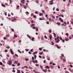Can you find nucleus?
I'll return each instance as SVG.
<instances>
[{
	"mask_svg": "<svg viewBox=\"0 0 73 73\" xmlns=\"http://www.w3.org/2000/svg\"><path fill=\"white\" fill-rule=\"evenodd\" d=\"M25 50L26 51H29V49H25Z\"/></svg>",
	"mask_w": 73,
	"mask_h": 73,
	"instance_id": "nucleus-56",
	"label": "nucleus"
},
{
	"mask_svg": "<svg viewBox=\"0 0 73 73\" xmlns=\"http://www.w3.org/2000/svg\"><path fill=\"white\" fill-rule=\"evenodd\" d=\"M2 61L3 62H5V59H3L2 60Z\"/></svg>",
	"mask_w": 73,
	"mask_h": 73,
	"instance_id": "nucleus-18",
	"label": "nucleus"
},
{
	"mask_svg": "<svg viewBox=\"0 0 73 73\" xmlns=\"http://www.w3.org/2000/svg\"><path fill=\"white\" fill-rule=\"evenodd\" d=\"M50 68L51 69H53L54 68L53 67V66H50Z\"/></svg>",
	"mask_w": 73,
	"mask_h": 73,
	"instance_id": "nucleus-15",
	"label": "nucleus"
},
{
	"mask_svg": "<svg viewBox=\"0 0 73 73\" xmlns=\"http://www.w3.org/2000/svg\"><path fill=\"white\" fill-rule=\"evenodd\" d=\"M12 2V0H10V4H11Z\"/></svg>",
	"mask_w": 73,
	"mask_h": 73,
	"instance_id": "nucleus-49",
	"label": "nucleus"
},
{
	"mask_svg": "<svg viewBox=\"0 0 73 73\" xmlns=\"http://www.w3.org/2000/svg\"><path fill=\"white\" fill-rule=\"evenodd\" d=\"M1 5L2 6V7H5V5H4V4H2Z\"/></svg>",
	"mask_w": 73,
	"mask_h": 73,
	"instance_id": "nucleus-21",
	"label": "nucleus"
},
{
	"mask_svg": "<svg viewBox=\"0 0 73 73\" xmlns=\"http://www.w3.org/2000/svg\"><path fill=\"white\" fill-rule=\"evenodd\" d=\"M38 30V28L37 27H36V32H37Z\"/></svg>",
	"mask_w": 73,
	"mask_h": 73,
	"instance_id": "nucleus-17",
	"label": "nucleus"
},
{
	"mask_svg": "<svg viewBox=\"0 0 73 73\" xmlns=\"http://www.w3.org/2000/svg\"><path fill=\"white\" fill-rule=\"evenodd\" d=\"M6 48H7V49H9V48H10V47H9V46L8 47H7Z\"/></svg>",
	"mask_w": 73,
	"mask_h": 73,
	"instance_id": "nucleus-36",
	"label": "nucleus"
},
{
	"mask_svg": "<svg viewBox=\"0 0 73 73\" xmlns=\"http://www.w3.org/2000/svg\"><path fill=\"white\" fill-rule=\"evenodd\" d=\"M12 66H15L16 65H14V64H12Z\"/></svg>",
	"mask_w": 73,
	"mask_h": 73,
	"instance_id": "nucleus-46",
	"label": "nucleus"
},
{
	"mask_svg": "<svg viewBox=\"0 0 73 73\" xmlns=\"http://www.w3.org/2000/svg\"><path fill=\"white\" fill-rule=\"evenodd\" d=\"M15 55L17 56V57H19V56H18V55H17V54H15Z\"/></svg>",
	"mask_w": 73,
	"mask_h": 73,
	"instance_id": "nucleus-33",
	"label": "nucleus"
},
{
	"mask_svg": "<svg viewBox=\"0 0 73 73\" xmlns=\"http://www.w3.org/2000/svg\"><path fill=\"white\" fill-rule=\"evenodd\" d=\"M42 71L43 72H46V71H47V69H45V70H43Z\"/></svg>",
	"mask_w": 73,
	"mask_h": 73,
	"instance_id": "nucleus-8",
	"label": "nucleus"
},
{
	"mask_svg": "<svg viewBox=\"0 0 73 73\" xmlns=\"http://www.w3.org/2000/svg\"><path fill=\"white\" fill-rule=\"evenodd\" d=\"M59 20L61 21V22L62 23H63L64 22V20L61 19V18H59Z\"/></svg>",
	"mask_w": 73,
	"mask_h": 73,
	"instance_id": "nucleus-3",
	"label": "nucleus"
},
{
	"mask_svg": "<svg viewBox=\"0 0 73 73\" xmlns=\"http://www.w3.org/2000/svg\"><path fill=\"white\" fill-rule=\"evenodd\" d=\"M35 63L36 64V63H37V62H38L37 61V60H35Z\"/></svg>",
	"mask_w": 73,
	"mask_h": 73,
	"instance_id": "nucleus-26",
	"label": "nucleus"
},
{
	"mask_svg": "<svg viewBox=\"0 0 73 73\" xmlns=\"http://www.w3.org/2000/svg\"><path fill=\"white\" fill-rule=\"evenodd\" d=\"M39 15L40 16H42L43 15V14L42 13H40L39 14Z\"/></svg>",
	"mask_w": 73,
	"mask_h": 73,
	"instance_id": "nucleus-9",
	"label": "nucleus"
},
{
	"mask_svg": "<svg viewBox=\"0 0 73 73\" xmlns=\"http://www.w3.org/2000/svg\"><path fill=\"white\" fill-rule=\"evenodd\" d=\"M25 60L27 61H29V59L26 58Z\"/></svg>",
	"mask_w": 73,
	"mask_h": 73,
	"instance_id": "nucleus-24",
	"label": "nucleus"
},
{
	"mask_svg": "<svg viewBox=\"0 0 73 73\" xmlns=\"http://www.w3.org/2000/svg\"><path fill=\"white\" fill-rule=\"evenodd\" d=\"M65 73H69V72H68V71H65Z\"/></svg>",
	"mask_w": 73,
	"mask_h": 73,
	"instance_id": "nucleus-64",
	"label": "nucleus"
},
{
	"mask_svg": "<svg viewBox=\"0 0 73 73\" xmlns=\"http://www.w3.org/2000/svg\"><path fill=\"white\" fill-rule=\"evenodd\" d=\"M35 65L36 66H37L38 67V66H39V64H35Z\"/></svg>",
	"mask_w": 73,
	"mask_h": 73,
	"instance_id": "nucleus-28",
	"label": "nucleus"
},
{
	"mask_svg": "<svg viewBox=\"0 0 73 73\" xmlns=\"http://www.w3.org/2000/svg\"><path fill=\"white\" fill-rule=\"evenodd\" d=\"M0 65H3V63H2V62H0Z\"/></svg>",
	"mask_w": 73,
	"mask_h": 73,
	"instance_id": "nucleus-34",
	"label": "nucleus"
},
{
	"mask_svg": "<svg viewBox=\"0 0 73 73\" xmlns=\"http://www.w3.org/2000/svg\"><path fill=\"white\" fill-rule=\"evenodd\" d=\"M5 52H8V50H5Z\"/></svg>",
	"mask_w": 73,
	"mask_h": 73,
	"instance_id": "nucleus-51",
	"label": "nucleus"
},
{
	"mask_svg": "<svg viewBox=\"0 0 73 73\" xmlns=\"http://www.w3.org/2000/svg\"><path fill=\"white\" fill-rule=\"evenodd\" d=\"M53 33L54 34V37H56V33Z\"/></svg>",
	"mask_w": 73,
	"mask_h": 73,
	"instance_id": "nucleus-12",
	"label": "nucleus"
},
{
	"mask_svg": "<svg viewBox=\"0 0 73 73\" xmlns=\"http://www.w3.org/2000/svg\"><path fill=\"white\" fill-rule=\"evenodd\" d=\"M62 42H64V40L63 39V40H62Z\"/></svg>",
	"mask_w": 73,
	"mask_h": 73,
	"instance_id": "nucleus-63",
	"label": "nucleus"
},
{
	"mask_svg": "<svg viewBox=\"0 0 73 73\" xmlns=\"http://www.w3.org/2000/svg\"><path fill=\"white\" fill-rule=\"evenodd\" d=\"M56 47L58 48V49H60V47L59 46H56Z\"/></svg>",
	"mask_w": 73,
	"mask_h": 73,
	"instance_id": "nucleus-29",
	"label": "nucleus"
},
{
	"mask_svg": "<svg viewBox=\"0 0 73 73\" xmlns=\"http://www.w3.org/2000/svg\"><path fill=\"white\" fill-rule=\"evenodd\" d=\"M45 68H47V69H50V68L48 66H46V67H45Z\"/></svg>",
	"mask_w": 73,
	"mask_h": 73,
	"instance_id": "nucleus-10",
	"label": "nucleus"
},
{
	"mask_svg": "<svg viewBox=\"0 0 73 73\" xmlns=\"http://www.w3.org/2000/svg\"><path fill=\"white\" fill-rule=\"evenodd\" d=\"M27 37H29V38H30V40L31 39V37L30 36H29V35L27 34Z\"/></svg>",
	"mask_w": 73,
	"mask_h": 73,
	"instance_id": "nucleus-11",
	"label": "nucleus"
},
{
	"mask_svg": "<svg viewBox=\"0 0 73 73\" xmlns=\"http://www.w3.org/2000/svg\"><path fill=\"white\" fill-rule=\"evenodd\" d=\"M65 10H64V9H62L61 10V12H65Z\"/></svg>",
	"mask_w": 73,
	"mask_h": 73,
	"instance_id": "nucleus-32",
	"label": "nucleus"
},
{
	"mask_svg": "<svg viewBox=\"0 0 73 73\" xmlns=\"http://www.w3.org/2000/svg\"><path fill=\"white\" fill-rule=\"evenodd\" d=\"M31 25L32 26H35V24H31Z\"/></svg>",
	"mask_w": 73,
	"mask_h": 73,
	"instance_id": "nucleus-35",
	"label": "nucleus"
},
{
	"mask_svg": "<svg viewBox=\"0 0 73 73\" xmlns=\"http://www.w3.org/2000/svg\"><path fill=\"white\" fill-rule=\"evenodd\" d=\"M20 65V64L19 63H17V66H19Z\"/></svg>",
	"mask_w": 73,
	"mask_h": 73,
	"instance_id": "nucleus-20",
	"label": "nucleus"
},
{
	"mask_svg": "<svg viewBox=\"0 0 73 73\" xmlns=\"http://www.w3.org/2000/svg\"><path fill=\"white\" fill-rule=\"evenodd\" d=\"M39 54H40V55L42 54H43V52H41V53H39Z\"/></svg>",
	"mask_w": 73,
	"mask_h": 73,
	"instance_id": "nucleus-13",
	"label": "nucleus"
},
{
	"mask_svg": "<svg viewBox=\"0 0 73 73\" xmlns=\"http://www.w3.org/2000/svg\"><path fill=\"white\" fill-rule=\"evenodd\" d=\"M29 68L30 69H33V68H32L30 66L29 67Z\"/></svg>",
	"mask_w": 73,
	"mask_h": 73,
	"instance_id": "nucleus-37",
	"label": "nucleus"
},
{
	"mask_svg": "<svg viewBox=\"0 0 73 73\" xmlns=\"http://www.w3.org/2000/svg\"><path fill=\"white\" fill-rule=\"evenodd\" d=\"M42 11L43 13H44V12H45V11L44 10H42Z\"/></svg>",
	"mask_w": 73,
	"mask_h": 73,
	"instance_id": "nucleus-47",
	"label": "nucleus"
},
{
	"mask_svg": "<svg viewBox=\"0 0 73 73\" xmlns=\"http://www.w3.org/2000/svg\"><path fill=\"white\" fill-rule=\"evenodd\" d=\"M40 67L41 69H42V66L41 65H40Z\"/></svg>",
	"mask_w": 73,
	"mask_h": 73,
	"instance_id": "nucleus-42",
	"label": "nucleus"
},
{
	"mask_svg": "<svg viewBox=\"0 0 73 73\" xmlns=\"http://www.w3.org/2000/svg\"><path fill=\"white\" fill-rule=\"evenodd\" d=\"M57 25H60V23L58 22L57 23Z\"/></svg>",
	"mask_w": 73,
	"mask_h": 73,
	"instance_id": "nucleus-27",
	"label": "nucleus"
},
{
	"mask_svg": "<svg viewBox=\"0 0 73 73\" xmlns=\"http://www.w3.org/2000/svg\"><path fill=\"white\" fill-rule=\"evenodd\" d=\"M14 62H15V63H16V64H17V62H18L16 61H15Z\"/></svg>",
	"mask_w": 73,
	"mask_h": 73,
	"instance_id": "nucleus-39",
	"label": "nucleus"
},
{
	"mask_svg": "<svg viewBox=\"0 0 73 73\" xmlns=\"http://www.w3.org/2000/svg\"><path fill=\"white\" fill-rule=\"evenodd\" d=\"M58 69H60V67L59 66H58Z\"/></svg>",
	"mask_w": 73,
	"mask_h": 73,
	"instance_id": "nucleus-50",
	"label": "nucleus"
},
{
	"mask_svg": "<svg viewBox=\"0 0 73 73\" xmlns=\"http://www.w3.org/2000/svg\"><path fill=\"white\" fill-rule=\"evenodd\" d=\"M37 53V52H35L33 53V54H35Z\"/></svg>",
	"mask_w": 73,
	"mask_h": 73,
	"instance_id": "nucleus-14",
	"label": "nucleus"
},
{
	"mask_svg": "<svg viewBox=\"0 0 73 73\" xmlns=\"http://www.w3.org/2000/svg\"><path fill=\"white\" fill-rule=\"evenodd\" d=\"M34 18H36V15H33V16Z\"/></svg>",
	"mask_w": 73,
	"mask_h": 73,
	"instance_id": "nucleus-31",
	"label": "nucleus"
},
{
	"mask_svg": "<svg viewBox=\"0 0 73 73\" xmlns=\"http://www.w3.org/2000/svg\"><path fill=\"white\" fill-rule=\"evenodd\" d=\"M18 52H19V53H21V52L20 50H18Z\"/></svg>",
	"mask_w": 73,
	"mask_h": 73,
	"instance_id": "nucleus-16",
	"label": "nucleus"
},
{
	"mask_svg": "<svg viewBox=\"0 0 73 73\" xmlns=\"http://www.w3.org/2000/svg\"><path fill=\"white\" fill-rule=\"evenodd\" d=\"M36 3H37V4H38V1H36Z\"/></svg>",
	"mask_w": 73,
	"mask_h": 73,
	"instance_id": "nucleus-41",
	"label": "nucleus"
},
{
	"mask_svg": "<svg viewBox=\"0 0 73 73\" xmlns=\"http://www.w3.org/2000/svg\"><path fill=\"white\" fill-rule=\"evenodd\" d=\"M32 60H35V58H33V57H32V58H31Z\"/></svg>",
	"mask_w": 73,
	"mask_h": 73,
	"instance_id": "nucleus-30",
	"label": "nucleus"
},
{
	"mask_svg": "<svg viewBox=\"0 0 73 73\" xmlns=\"http://www.w3.org/2000/svg\"><path fill=\"white\" fill-rule=\"evenodd\" d=\"M47 58L48 60H50V57L48 56H47Z\"/></svg>",
	"mask_w": 73,
	"mask_h": 73,
	"instance_id": "nucleus-6",
	"label": "nucleus"
},
{
	"mask_svg": "<svg viewBox=\"0 0 73 73\" xmlns=\"http://www.w3.org/2000/svg\"><path fill=\"white\" fill-rule=\"evenodd\" d=\"M40 20H43V19H42V18H40Z\"/></svg>",
	"mask_w": 73,
	"mask_h": 73,
	"instance_id": "nucleus-53",
	"label": "nucleus"
},
{
	"mask_svg": "<svg viewBox=\"0 0 73 73\" xmlns=\"http://www.w3.org/2000/svg\"><path fill=\"white\" fill-rule=\"evenodd\" d=\"M56 10L57 11H60V10H59V9H56Z\"/></svg>",
	"mask_w": 73,
	"mask_h": 73,
	"instance_id": "nucleus-38",
	"label": "nucleus"
},
{
	"mask_svg": "<svg viewBox=\"0 0 73 73\" xmlns=\"http://www.w3.org/2000/svg\"><path fill=\"white\" fill-rule=\"evenodd\" d=\"M34 56L35 58H36V57H37V56H36V55H34Z\"/></svg>",
	"mask_w": 73,
	"mask_h": 73,
	"instance_id": "nucleus-25",
	"label": "nucleus"
},
{
	"mask_svg": "<svg viewBox=\"0 0 73 73\" xmlns=\"http://www.w3.org/2000/svg\"><path fill=\"white\" fill-rule=\"evenodd\" d=\"M52 35H50L49 38H50V40H52Z\"/></svg>",
	"mask_w": 73,
	"mask_h": 73,
	"instance_id": "nucleus-5",
	"label": "nucleus"
},
{
	"mask_svg": "<svg viewBox=\"0 0 73 73\" xmlns=\"http://www.w3.org/2000/svg\"><path fill=\"white\" fill-rule=\"evenodd\" d=\"M35 28H36V27H35V26H33V29H35Z\"/></svg>",
	"mask_w": 73,
	"mask_h": 73,
	"instance_id": "nucleus-44",
	"label": "nucleus"
},
{
	"mask_svg": "<svg viewBox=\"0 0 73 73\" xmlns=\"http://www.w3.org/2000/svg\"><path fill=\"white\" fill-rule=\"evenodd\" d=\"M72 38V37H70V36H69V39H71Z\"/></svg>",
	"mask_w": 73,
	"mask_h": 73,
	"instance_id": "nucleus-61",
	"label": "nucleus"
},
{
	"mask_svg": "<svg viewBox=\"0 0 73 73\" xmlns=\"http://www.w3.org/2000/svg\"><path fill=\"white\" fill-rule=\"evenodd\" d=\"M51 16H52V18L53 19H55V17H54V16H53V15H51Z\"/></svg>",
	"mask_w": 73,
	"mask_h": 73,
	"instance_id": "nucleus-19",
	"label": "nucleus"
},
{
	"mask_svg": "<svg viewBox=\"0 0 73 73\" xmlns=\"http://www.w3.org/2000/svg\"><path fill=\"white\" fill-rule=\"evenodd\" d=\"M24 1H25V0H22L21 1V2L22 3H23V4H24Z\"/></svg>",
	"mask_w": 73,
	"mask_h": 73,
	"instance_id": "nucleus-7",
	"label": "nucleus"
},
{
	"mask_svg": "<svg viewBox=\"0 0 73 73\" xmlns=\"http://www.w3.org/2000/svg\"><path fill=\"white\" fill-rule=\"evenodd\" d=\"M70 66L71 68H73V66H72V65H70Z\"/></svg>",
	"mask_w": 73,
	"mask_h": 73,
	"instance_id": "nucleus-55",
	"label": "nucleus"
},
{
	"mask_svg": "<svg viewBox=\"0 0 73 73\" xmlns=\"http://www.w3.org/2000/svg\"><path fill=\"white\" fill-rule=\"evenodd\" d=\"M61 16L62 17H64V16L62 14L61 15Z\"/></svg>",
	"mask_w": 73,
	"mask_h": 73,
	"instance_id": "nucleus-43",
	"label": "nucleus"
},
{
	"mask_svg": "<svg viewBox=\"0 0 73 73\" xmlns=\"http://www.w3.org/2000/svg\"><path fill=\"white\" fill-rule=\"evenodd\" d=\"M17 72H18V73H20V70H17Z\"/></svg>",
	"mask_w": 73,
	"mask_h": 73,
	"instance_id": "nucleus-22",
	"label": "nucleus"
},
{
	"mask_svg": "<svg viewBox=\"0 0 73 73\" xmlns=\"http://www.w3.org/2000/svg\"><path fill=\"white\" fill-rule=\"evenodd\" d=\"M9 35H7L6 36V37H9Z\"/></svg>",
	"mask_w": 73,
	"mask_h": 73,
	"instance_id": "nucleus-52",
	"label": "nucleus"
},
{
	"mask_svg": "<svg viewBox=\"0 0 73 73\" xmlns=\"http://www.w3.org/2000/svg\"><path fill=\"white\" fill-rule=\"evenodd\" d=\"M64 24H65V25H66V22H64Z\"/></svg>",
	"mask_w": 73,
	"mask_h": 73,
	"instance_id": "nucleus-57",
	"label": "nucleus"
},
{
	"mask_svg": "<svg viewBox=\"0 0 73 73\" xmlns=\"http://www.w3.org/2000/svg\"><path fill=\"white\" fill-rule=\"evenodd\" d=\"M12 60H9L8 62H7V64L9 65H11L12 64Z\"/></svg>",
	"mask_w": 73,
	"mask_h": 73,
	"instance_id": "nucleus-1",
	"label": "nucleus"
},
{
	"mask_svg": "<svg viewBox=\"0 0 73 73\" xmlns=\"http://www.w3.org/2000/svg\"><path fill=\"white\" fill-rule=\"evenodd\" d=\"M64 55L63 54H61V56L62 57H64Z\"/></svg>",
	"mask_w": 73,
	"mask_h": 73,
	"instance_id": "nucleus-48",
	"label": "nucleus"
},
{
	"mask_svg": "<svg viewBox=\"0 0 73 73\" xmlns=\"http://www.w3.org/2000/svg\"><path fill=\"white\" fill-rule=\"evenodd\" d=\"M13 72H14V73H15V70H13Z\"/></svg>",
	"mask_w": 73,
	"mask_h": 73,
	"instance_id": "nucleus-45",
	"label": "nucleus"
},
{
	"mask_svg": "<svg viewBox=\"0 0 73 73\" xmlns=\"http://www.w3.org/2000/svg\"><path fill=\"white\" fill-rule=\"evenodd\" d=\"M35 13H36V14H38V11H35Z\"/></svg>",
	"mask_w": 73,
	"mask_h": 73,
	"instance_id": "nucleus-23",
	"label": "nucleus"
},
{
	"mask_svg": "<svg viewBox=\"0 0 73 73\" xmlns=\"http://www.w3.org/2000/svg\"><path fill=\"white\" fill-rule=\"evenodd\" d=\"M10 52L11 53V54H13V50L11 48L10 49Z\"/></svg>",
	"mask_w": 73,
	"mask_h": 73,
	"instance_id": "nucleus-4",
	"label": "nucleus"
},
{
	"mask_svg": "<svg viewBox=\"0 0 73 73\" xmlns=\"http://www.w3.org/2000/svg\"><path fill=\"white\" fill-rule=\"evenodd\" d=\"M39 50H42V49L41 48H39Z\"/></svg>",
	"mask_w": 73,
	"mask_h": 73,
	"instance_id": "nucleus-62",
	"label": "nucleus"
},
{
	"mask_svg": "<svg viewBox=\"0 0 73 73\" xmlns=\"http://www.w3.org/2000/svg\"><path fill=\"white\" fill-rule=\"evenodd\" d=\"M45 62H46V60H44V63H45Z\"/></svg>",
	"mask_w": 73,
	"mask_h": 73,
	"instance_id": "nucleus-58",
	"label": "nucleus"
},
{
	"mask_svg": "<svg viewBox=\"0 0 73 73\" xmlns=\"http://www.w3.org/2000/svg\"><path fill=\"white\" fill-rule=\"evenodd\" d=\"M14 36L15 37H17V36H16V35H14Z\"/></svg>",
	"mask_w": 73,
	"mask_h": 73,
	"instance_id": "nucleus-40",
	"label": "nucleus"
},
{
	"mask_svg": "<svg viewBox=\"0 0 73 73\" xmlns=\"http://www.w3.org/2000/svg\"><path fill=\"white\" fill-rule=\"evenodd\" d=\"M66 36H67V37H68V33H66Z\"/></svg>",
	"mask_w": 73,
	"mask_h": 73,
	"instance_id": "nucleus-60",
	"label": "nucleus"
},
{
	"mask_svg": "<svg viewBox=\"0 0 73 73\" xmlns=\"http://www.w3.org/2000/svg\"><path fill=\"white\" fill-rule=\"evenodd\" d=\"M53 0H52L51 1H49V3H50V4L51 5H52V4H54V3H53Z\"/></svg>",
	"mask_w": 73,
	"mask_h": 73,
	"instance_id": "nucleus-2",
	"label": "nucleus"
},
{
	"mask_svg": "<svg viewBox=\"0 0 73 73\" xmlns=\"http://www.w3.org/2000/svg\"><path fill=\"white\" fill-rule=\"evenodd\" d=\"M49 31L50 33H51L52 32V31H51V30H49Z\"/></svg>",
	"mask_w": 73,
	"mask_h": 73,
	"instance_id": "nucleus-59",
	"label": "nucleus"
},
{
	"mask_svg": "<svg viewBox=\"0 0 73 73\" xmlns=\"http://www.w3.org/2000/svg\"><path fill=\"white\" fill-rule=\"evenodd\" d=\"M52 42V45H54V42Z\"/></svg>",
	"mask_w": 73,
	"mask_h": 73,
	"instance_id": "nucleus-54",
	"label": "nucleus"
}]
</instances>
